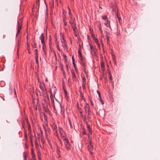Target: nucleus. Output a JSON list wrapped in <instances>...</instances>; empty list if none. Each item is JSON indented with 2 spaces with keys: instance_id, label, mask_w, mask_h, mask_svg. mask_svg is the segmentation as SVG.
<instances>
[{
  "instance_id": "6e6d98bb",
  "label": "nucleus",
  "mask_w": 160,
  "mask_h": 160,
  "mask_svg": "<svg viewBox=\"0 0 160 160\" xmlns=\"http://www.w3.org/2000/svg\"><path fill=\"white\" fill-rule=\"evenodd\" d=\"M100 101H101V102H102V104H104V102H103V100L102 99V98H101V99H100Z\"/></svg>"
},
{
  "instance_id": "052dcab7",
  "label": "nucleus",
  "mask_w": 160,
  "mask_h": 160,
  "mask_svg": "<svg viewBox=\"0 0 160 160\" xmlns=\"http://www.w3.org/2000/svg\"><path fill=\"white\" fill-rule=\"evenodd\" d=\"M97 45L98 46V48H99V49H100V44H99V43H97Z\"/></svg>"
},
{
  "instance_id": "4468645a",
  "label": "nucleus",
  "mask_w": 160,
  "mask_h": 160,
  "mask_svg": "<svg viewBox=\"0 0 160 160\" xmlns=\"http://www.w3.org/2000/svg\"><path fill=\"white\" fill-rule=\"evenodd\" d=\"M52 39L51 38V36H49V47L52 46Z\"/></svg>"
},
{
  "instance_id": "2f4dec72",
  "label": "nucleus",
  "mask_w": 160,
  "mask_h": 160,
  "mask_svg": "<svg viewBox=\"0 0 160 160\" xmlns=\"http://www.w3.org/2000/svg\"><path fill=\"white\" fill-rule=\"evenodd\" d=\"M101 67L102 68H103L104 67V63L103 62H101Z\"/></svg>"
},
{
  "instance_id": "e433bc0d",
  "label": "nucleus",
  "mask_w": 160,
  "mask_h": 160,
  "mask_svg": "<svg viewBox=\"0 0 160 160\" xmlns=\"http://www.w3.org/2000/svg\"><path fill=\"white\" fill-rule=\"evenodd\" d=\"M61 42L62 43H64L66 42V40H62V38H61Z\"/></svg>"
},
{
  "instance_id": "2eb2a0df",
  "label": "nucleus",
  "mask_w": 160,
  "mask_h": 160,
  "mask_svg": "<svg viewBox=\"0 0 160 160\" xmlns=\"http://www.w3.org/2000/svg\"><path fill=\"white\" fill-rule=\"evenodd\" d=\"M32 47L34 48H36L37 47V44L35 42V41H33V42L32 43Z\"/></svg>"
},
{
  "instance_id": "bb28decb",
  "label": "nucleus",
  "mask_w": 160,
  "mask_h": 160,
  "mask_svg": "<svg viewBox=\"0 0 160 160\" xmlns=\"http://www.w3.org/2000/svg\"><path fill=\"white\" fill-rule=\"evenodd\" d=\"M35 58L36 63L38 65V57H35Z\"/></svg>"
},
{
  "instance_id": "423d86ee",
  "label": "nucleus",
  "mask_w": 160,
  "mask_h": 160,
  "mask_svg": "<svg viewBox=\"0 0 160 160\" xmlns=\"http://www.w3.org/2000/svg\"><path fill=\"white\" fill-rule=\"evenodd\" d=\"M102 19L104 20L105 21L107 22L108 23V25L109 27L111 28V26L110 25V21L108 20L107 16L105 15L103 16L102 17Z\"/></svg>"
},
{
  "instance_id": "58836bf2",
  "label": "nucleus",
  "mask_w": 160,
  "mask_h": 160,
  "mask_svg": "<svg viewBox=\"0 0 160 160\" xmlns=\"http://www.w3.org/2000/svg\"><path fill=\"white\" fill-rule=\"evenodd\" d=\"M72 27L73 28L74 27H76V23H73V24H72V25H71Z\"/></svg>"
},
{
  "instance_id": "72a5a7b5",
  "label": "nucleus",
  "mask_w": 160,
  "mask_h": 160,
  "mask_svg": "<svg viewBox=\"0 0 160 160\" xmlns=\"http://www.w3.org/2000/svg\"><path fill=\"white\" fill-rule=\"evenodd\" d=\"M59 128V131H60V133L62 132H64L62 128L60 127Z\"/></svg>"
},
{
  "instance_id": "603ef678",
  "label": "nucleus",
  "mask_w": 160,
  "mask_h": 160,
  "mask_svg": "<svg viewBox=\"0 0 160 160\" xmlns=\"http://www.w3.org/2000/svg\"><path fill=\"white\" fill-rule=\"evenodd\" d=\"M59 141L60 143V144L61 145V146H62V142L61 140H60V139H59Z\"/></svg>"
},
{
  "instance_id": "f704fd0d",
  "label": "nucleus",
  "mask_w": 160,
  "mask_h": 160,
  "mask_svg": "<svg viewBox=\"0 0 160 160\" xmlns=\"http://www.w3.org/2000/svg\"><path fill=\"white\" fill-rule=\"evenodd\" d=\"M60 36H61V37H62V40H65V39L64 38V37L63 34H62V33H60Z\"/></svg>"
},
{
  "instance_id": "0e129e2a",
  "label": "nucleus",
  "mask_w": 160,
  "mask_h": 160,
  "mask_svg": "<svg viewBox=\"0 0 160 160\" xmlns=\"http://www.w3.org/2000/svg\"><path fill=\"white\" fill-rule=\"evenodd\" d=\"M90 102H91V104L92 105V106H93V103L92 102V100H90Z\"/></svg>"
},
{
  "instance_id": "3c124183",
  "label": "nucleus",
  "mask_w": 160,
  "mask_h": 160,
  "mask_svg": "<svg viewBox=\"0 0 160 160\" xmlns=\"http://www.w3.org/2000/svg\"><path fill=\"white\" fill-rule=\"evenodd\" d=\"M53 108H54V110H56V108H55V104H53Z\"/></svg>"
},
{
  "instance_id": "c85d7f7f",
  "label": "nucleus",
  "mask_w": 160,
  "mask_h": 160,
  "mask_svg": "<svg viewBox=\"0 0 160 160\" xmlns=\"http://www.w3.org/2000/svg\"><path fill=\"white\" fill-rule=\"evenodd\" d=\"M97 92L98 95V96H99V98H100V99L101 100V97L100 93L99 92L98 90H97Z\"/></svg>"
},
{
  "instance_id": "864d4df0",
  "label": "nucleus",
  "mask_w": 160,
  "mask_h": 160,
  "mask_svg": "<svg viewBox=\"0 0 160 160\" xmlns=\"http://www.w3.org/2000/svg\"><path fill=\"white\" fill-rule=\"evenodd\" d=\"M63 23H64V26H66L67 24L66 22V21L63 22Z\"/></svg>"
},
{
  "instance_id": "c756f323",
  "label": "nucleus",
  "mask_w": 160,
  "mask_h": 160,
  "mask_svg": "<svg viewBox=\"0 0 160 160\" xmlns=\"http://www.w3.org/2000/svg\"><path fill=\"white\" fill-rule=\"evenodd\" d=\"M94 41L97 44V43H99V41H98V38H95L94 39Z\"/></svg>"
},
{
  "instance_id": "a19ab883",
  "label": "nucleus",
  "mask_w": 160,
  "mask_h": 160,
  "mask_svg": "<svg viewBox=\"0 0 160 160\" xmlns=\"http://www.w3.org/2000/svg\"><path fill=\"white\" fill-rule=\"evenodd\" d=\"M78 52L79 55L80 56H82V53H81V52L80 51V49H78Z\"/></svg>"
},
{
  "instance_id": "13d9d810",
  "label": "nucleus",
  "mask_w": 160,
  "mask_h": 160,
  "mask_svg": "<svg viewBox=\"0 0 160 160\" xmlns=\"http://www.w3.org/2000/svg\"><path fill=\"white\" fill-rule=\"evenodd\" d=\"M78 108L79 111H82L81 108Z\"/></svg>"
},
{
  "instance_id": "6ab92c4d",
  "label": "nucleus",
  "mask_w": 160,
  "mask_h": 160,
  "mask_svg": "<svg viewBox=\"0 0 160 160\" xmlns=\"http://www.w3.org/2000/svg\"><path fill=\"white\" fill-rule=\"evenodd\" d=\"M90 49L92 50L93 52H94V53H95V51H94V47H93V46L91 44H90Z\"/></svg>"
},
{
  "instance_id": "39448f33",
  "label": "nucleus",
  "mask_w": 160,
  "mask_h": 160,
  "mask_svg": "<svg viewBox=\"0 0 160 160\" xmlns=\"http://www.w3.org/2000/svg\"><path fill=\"white\" fill-rule=\"evenodd\" d=\"M40 39L41 40V43L42 45L45 44V43L44 42V37L43 33H42L40 35Z\"/></svg>"
},
{
  "instance_id": "338daca9",
  "label": "nucleus",
  "mask_w": 160,
  "mask_h": 160,
  "mask_svg": "<svg viewBox=\"0 0 160 160\" xmlns=\"http://www.w3.org/2000/svg\"><path fill=\"white\" fill-rule=\"evenodd\" d=\"M77 108H79V104H78V102H77Z\"/></svg>"
},
{
  "instance_id": "20e7f679",
  "label": "nucleus",
  "mask_w": 160,
  "mask_h": 160,
  "mask_svg": "<svg viewBox=\"0 0 160 160\" xmlns=\"http://www.w3.org/2000/svg\"><path fill=\"white\" fill-rule=\"evenodd\" d=\"M88 149L90 153L92 154V151L93 149V147L91 141H90L89 142V144L88 145Z\"/></svg>"
},
{
  "instance_id": "09e8293b",
  "label": "nucleus",
  "mask_w": 160,
  "mask_h": 160,
  "mask_svg": "<svg viewBox=\"0 0 160 160\" xmlns=\"http://www.w3.org/2000/svg\"><path fill=\"white\" fill-rule=\"evenodd\" d=\"M98 28H99V29L100 30V31H101V30H102V27L101 26V25H100V26H99Z\"/></svg>"
},
{
  "instance_id": "ea45409f",
  "label": "nucleus",
  "mask_w": 160,
  "mask_h": 160,
  "mask_svg": "<svg viewBox=\"0 0 160 160\" xmlns=\"http://www.w3.org/2000/svg\"><path fill=\"white\" fill-rule=\"evenodd\" d=\"M42 50H43V49H46V44H44V45H42Z\"/></svg>"
},
{
  "instance_id": "a211bd4d",
  "label": "nucleus",
  "mask_w": 160,
  "mask_h": 160,
  "mask_svg": "<svg viewBox=\"0 0 160 160\" xmlns=\"http://www.w3.org/2000/svg\"><path fill=\"white\" fill-rule=\"evenodd\" d=\"M38 51L37 49H35V57H38Z\"/></svg>"
},
{
  "instance_id": "f8f14e48",
  "label": "nucleus",
  "mask_w": 160,
  "mask_h": 160,
  "mask_svg": "<svg viewBox=\"0 0 160 160\" xmlns=\"http://www.w3.org/2000/svg\"><path fill=\"white\" fill-rule=\"evenodd\" d=\"M81 77L82 78V82L86 83V79L82 73L81 74Z\"/></svg>"
},
{
  "instance_id": "7ed1b4c3",
  "label": "nucleus",
  "mask_w": 160,
  "mask_h": 160,
  "mask_svg": "<svg viewBox=\"0 0 160 160\" xmlns=\"http://www.w3.org/2000/svg\"><path fill=\"white\" fill-rule=\"evenodd\" d=\"M22 18H20L19 22H18V30L16 36L18 35V34L20 32V30L21 29L22 27Z\"/></svg>"
},
{
  "instance_id": "f257e3e1",
  "label": "nucleus",
  "mask_w": 160,
  "mask_h": 160,
  "mask_svg": "<svg viewBox=\"0 0 160 160\" xmlns=\"http://www.w3.org/2000/svg\"><path fill=\"white\" fill-rule=\"evenodd\" d=\"M84 109L85 111V112L86 113H88V115L87 116L88 118V121H89V119L90 118V114L91 112V110L90 109V107L88 104H87L86 106H85Z\"/></svg>"
},
{
  "instance_id": "c03bdc74",
  "label": "nucleus",
  "mask_w": 160,
  "mask_h": 160,
  "mask_svg": "<svg viewBox=\"0 0 160 160\" xmlns=\"http://www.w3.org/2000/svg\"><path fill=\"white\" fill-rule=\"evenodd\" d=\"M72 28L74 31V33H75L76 32V29H77L76 27H74Z\"/></svg>"
},
{
  "instance_id": "6e6552de",
  "label": "nucleus",
  "mask_w": 160,
  "mask_h": 160,
  "mask_svg": "<svg viewBox=\"0 0 160 160\" xmlns=\"http://www.w3.org/2000/svg\"><path fill=\"white\" fill-rule=\"evenodd\" d=\"M72 74V78L74 81L76 80L77 78L73 70L71 71Z\"/></svg>"
},
{
  "instance_id": "8fccbe9b",
  "label": "nucleus",
  "mask_w": 160,
  "mask_h": 160,
  "mask_svg": "<svg viewBox=\"0 0 160 160\" xmlns=\"http://www.w3.org/2000/svg\"><path fill=\"white\" fill-rule=\"evenodd\" d=\"M28 52L29 53H30V48L28 47Z\"/></svg>"
},
{
  "instance_id": "dca6fc26",
  "label": "nucleus",
  "mask_w": 160,
  "mask_h": 160,
  "mask_svg": "<svg viewBox=\"0 0 160 160\" xmlns=\"http://www.w3.org/2000/svg\"><path fill=\"white\" fill-rule=\"evenodd\" d=\"M81 64L83 67L84 70L85 71L86 69V65L85 62H82V63H81Z\"/></svg>"
},
{
  "instance_id": "b1692460",
  "label": "nucleus",
  "mask_w": 160,
  "mask_h": 160,
  "mask_svg": "<svg viewBox=\"0 0 160 160\" xmlns=\"http://www.w3.org/2000/svg\"><path fill=\"white\" fill-rule=\"evenodd\" d=\"M62 46L63 48H67V42L62 44Z\"/></svg>"
},
{
  "instance_id": "79ce46f5",
  "label": "nucleus",
  "mask_w": 160,
  "mask_h": 160,
  "mask_svg": "<svg viewBox=\"0 0 160 160\" xmlns=\"http://www.w3.org/2000/svg\"><path fill=\"white\" fill-rule=\"evenodd\" d=\"M51 101L53 105V104H54V99L53 98H51Z\"/></svg>"
},
{
  "instance_id": "4c0bfd02",
  "label": "nucleus",
  "mask_w": 160,
  "mask_h": 160,
  "mask_svg": "<svg viewBox=\"0 0 160 160\" xmlns=\"http://www.w3.org/2000/svg\"><path fill=\"white\" fill-rule=\"evenodd\" d=\"M53 89H54L53 90V93H54V94L55 95L57 89L55 87H54L53 88Z\"/></svg>"
},
{
  "instance_id": "a18cd8bd",
  "label": "nucleus",
  "mask_w": 160,
  "mask_h": 160,
  "mask_svg": "<svg viewBox=\"0 0 160 160\" xmlns=\"http://www.w3.org/2000/svg\"><path fill=\"white\" fill-rule=\"evenodd\" d=\"M80 59H81V63H82V62H84V61H83V59L82 57V56H80Z\"/></svg>"
},
{
  "instance_id": "5fc2aeb1",
  "label": "nucleus",
  "mask_w": 160,
  "mask_h": 160,
  "mask_svg": "<svg viewBox=\"0 0 160 160\" xmlns=\"http://www.w3.org/2000/svg\"><path fill=\"white\" fill-rule=\"evenodd\" d=\"M69 124L71 128H72V125H71V122L70 120H69Z\"/></svg>"
},
{
  "instance_id": "473e14b6",
  "label": "nucleus",
  "mask_w": 160,
  "mask_h": 160,
  "mask_svg": "<svg viewBox=\"0 0 160 160\" xmlns=\"http://www.w3.org/2000/svg\"><path fill=\"white\" fill-rule=\"evenodd\" d=\"M75 19L74 18L73 19V20L72 21V22L71 21L70 22V23L71 25H72V24H73V23H75Z\"/></svg>"
},
{
  "instance_id": "4be33fe9",
  "label": "nucleus",
  "mask_w": 160,
  "mask_h": 160,
  "mask_svg": "<svg viewBox=\"0 0 160 160\" xmlns=\"http://www.w3.org/2000/svg\"><path fill=\"white\" fill-rule=\"evenodd\" d=\"M105 32L106 34V36L110 34V33L108 31V29H106L105 30Z\"/></svg>"
},
{
  "instance_id": "5701e85b",
  "label": "nucleus",
  "mask_w": 160,
  "mask_h": 160,
  "mask_svg": "<svg viewBox=\"0 0 160 160\" xmlns=\"http://www.w3.org/2000/svg\"><path fill=\"white\" fill-rule=\"evenodd\" d=\"M57 108H62L61 106V103L59 102H58L57 104Z\"/></svg>"
},
{
  "instance_id": "bf43d9fd",
  "label": "nucleus",
  "mask_w": 160,
  "mask_h": 160,
  "mask_svg": "<svg viewBox=\"0 0 160 160\" xmlns=\"http://www.w3.org/2000/svg\"><path fill=\"white\" fill-rule=\"evenodd\" d=\"M108 23L107 22V23H104V25L105 26H106L107 27H108Z\"/></svg>"
},
{
  "instance_id": "c9c22d12",
  "label": "nucleus",
  "mask_w": 160,
  "mask_h": 160,
  "mask_svg": "<svg viewBox=\"0 0 160 160\" xmlns=\"http://www.w3.org/2000/svg\"><path fill=\"white\" fill-rule=\"evenodd\" d=\"M85 83H83V82H82V87L83 88V89H85Z\"/></svg>"
},
{
  "instance_id": "aec40b11",
  "label": "nucleus",
  "mask_w": 160,
  "mask_h": 160,
  "mask_svg": "<svg viewBox=\"0 0 160 160\" xmlns=\"http://www.w3.org/2000/svg\"><path fill=\"white\" fill-rule=\"evenodd\" d=\"M32 155V158H34L35 157V154L34 153V151L33 149L31 150Z\"/></svg>"
},
{
  "instance_id": "a878e982",
  "label": "nucleus",
  "mask_w": 160,
  "mask_h": 160,
  "mask_svg": "<svg viewBox=\"0 0 160 160\" xmlns=\"http://www.w3.org/2000/svg\"><path fill=\"white\" fill-rule=\"evenodd\" d=\"M52 129L55 131H57V128L56 125H55L53 126V127H52Z\"/></svg>"
},
{
  "instance_id": "774afa93",
  "label": "nucleus",
  "mask_w": 160,
  "mask_h": 160,
  "mask_svg": "<svg viewBox=\"0 0 160 160\" xmlns=\"http://www.w3.org/2000/svg\"><path fill=\"white\" fill-rule=\"evenodd\" d=\"M76 72H78V69L76 68H74Z\"/></svg>"
},
{
  "instance_id": "cd10ccee",
  "label": "nucleus",
  "mask_w": 160,
  "mask_h": 160,
  "mask_svg": "<svg viewBox=\"0 0 160 160\" xmlns=\"http://www.w3.org/2000/svg\"><path fill=\"white\" fill-rule=\"evenodd\" d=\"M83 119L84 122H85L86 124L88 123V120L87 119L86 117H84V118H83Z\"/></svg>"
},
{
  "instance_id": "1a4fd4ad",
  "label": "nucleus",
  "mask_w": 160,
  "mask_h": 160,
  "mask_svg": "<svg viewBox=\"0 0 160 160\" xmlns=\"http://www.w3.org/2000/svg\"><path fill=\"white\" fill-rule=\"evenodd\" d=\"M117 17L118 19L119 22V23H121V17L120 16V14L119 12L117 13Z\"/></svg>"
},
{
  "instance_id": "49530a36",
  "label": "nucleus",
  "mask_w": 160,
  "mask_h": 160,
  "mask_svg": "<svg viewBox=\"0 0 160 160\" xmlns=\"http://www.w3.org/2000/svg\"><path fill=\"white\" fill-rule=\"evenodd\" d=\"M56 45H57V49H58L59 51H60V48H59V45H58V44H56Z\"/></svg>"
},
{
  "instance_id": "de8ad7c7",
  "label": "nucleus",
  "mask_w": 160,
  "mask_h": 160,
  "mask_svg": "<svg viewBox=\"0 0 160 160\" xmlns=\"http://www.w3.org/2000/svg\"><path fill=\"white\" fill-rule=\"evenodd\" d=\"M47 141H48V143L50 145H51V144L50 140H49V139H48V140Z\"/></svg>"
},
{
  "instance_id": "393cba45",
  "label": "nucleus",
  "mask_w": 160,
  "mask_h": 160,
  "mask_svg": "<svg viewBox=\"0 0 160 160\" xmlns=\"http://www.w3.org/2000/svg\"><path fill=\"white\" fill-rule=\"evenodd\" d=\"M63 58H64V60L65 61V62H67V56L65 54H64L63 55Z\"/></svg>"
},
{
  "instance_id": "0eeeda50",
  "label": "nucleus",
  "mask_w": 160,
  "mask_h": 160,
  "mask_svg": "<svg viewBox=\"0 0 160 160\" xmlns=\"http://www.w3.org/2000/svg\"><path fill=\"white\" fill-rule=\"evenodd\" d=\"M39 87L42 90V95H44V88H45L44 86H43L41 83H40L39 84Z\"/></svg>"
},
{
  "instance_id": "f3484780",
  "label": "nucleus",
  "mask_w": 160,
  "mask_h": 160,
  "mask_svg": "<svg viewBox=\"0 0 160 160\" xmlns=\"http://www.w3.org/2000/svg\"><path fill=\"white\" fill-rule=\"evenodd\" d=\"M60 133L61 134V136L62 137H63V138H67L66 137V135H65V134L64 133V132H62Z\"/></svg>"
},
{
  "instance_id": "9d476101",
  "label": "nucleus",
  "mask_w": 160,
  "mask_h": 160,
  "mask_svg": "<svg viewBox=\"0 0 160 160\" xmlns=\"http://www.w3.org/2000/svg\"><path fill=\"white\" fill-rule=\"evenodd\" d=\"M87 127L88 128V131L89 132L90 134H91V130L90 127V125L88 123H86Z\"/></svg>"
},
{
  "instance_id": "e2e57ef3",
  "label": "nucleus",
  "mask_w": 160,
  "mask_h": 160,
  "mask_svg": "<svg viewBox=\"0 0 160 160\" xmlns=\"http://www.w3.org/2000/svg\"><path fill=\"white\" fill-rule=\"evenodd\" d=\"M42 51L44 52V54H45V55H46V49H43V50H42Z\"/></svg>"
},
{
  "instance_id": "4d7b16f0",
  "label": "nucleus",
  "mask_w": 160,
  "mask_h": 160,
  "mask_svg": "<svg viewBox=\"0 0 160 160\" xmlns=\"http://www.w3.org/2000/svg\"><path fill=\"white\" fill-rule=\"evenodd\" d=\"M26 155L25 154V153H24L23 157H24V159L26 160Z\"/></svg>"
},
{
  "instance_id": "69168bd1",
  "label": "nucleus",
  "mask_w": 160,
  "mask_h": 160,
  "mask_svg": "<svg viewBox=\"0 0 160 160\" xmlns=\"http://www.w3.org/2000/svg\"><path fill=\"white\" fill-rule=\"evenodd\" d=\"M69 16H71L72 15V13H71V12H69Z\"/></svg>"
},
{
  "instance_id": "680f3d73",
  "label": "nucleus",
  "mask_w": 160,
  "mask_h": 160,
  "mask_svg": "<svg viewBox=\"0 0 160 160\" xmlns=\"http://www.w3.org/2000/svg\"><path fill=\"white\" fill-rule=\"evenodd\" d=\"M109 79L110 80H112V77L111 75V74H110V76H109Z\"/></svg>"
},
{
  "instance_id": "7c9ffc66",
  "label": "nucleus",
  "mask_w": 160,
  "mask_h": 160,
  "mask_svg": "<svg viewBox=\"0 0 160 160\" xmlns=\"http://www.w3.org/2000/svg\"><path fill=\"white\" fill-rule=\"evenodd\" d=\"M66 16L64 15L63 16V22L66 21Z\"/></svg>"
},
{
  "instance_id": "9b49d317",
  "label": "nucleus",
  "mask_w": 160,
  "mask_h": 160,
  "mask_svg": "<svg viewBox=\"0 0 160 160\" xmlns=\"http://www.w3.org/2000/svg\"><path fill=\"white\" fill-rule=\"evenodd\" d=\"M57 153L58 155H60L61 154L60 150L58 146L57 147L56 149Z\"/></svg>"
},
{
  "instance_id": "ddd939ff",
  "label": "nucleus",
  "mask_w": 160,
  "mask_h": 160,
  "mask_svg": "<svg viewBox=\"0 0 160 160\" xmlns=\"http://www.w3.org/2000/svg\"><path fill=\"white\" fill-rule=\"evenodd\" d=\"M37 155L39 160H41V154L40 151L38 150L37 152Z\"/></svg>"
},
{
  "instance_id": "f03ea898",
  "label": "nucleus",
  "mask_w": 160,
  "mask_h": 160,
  "mask_svg": "<svg viewBox=\"0 0 160 160\" xmlns=\"http://www.w3.org/2000/svg\"><path fill=\"white\" fill-rule=\"evenodd\" d=\"M63 141H64V144L65 147L68 151L70 149V143H69L68 140L67 138H63Z\"/></svg>"
},
{
  "instance_id": "37998d69",
  "label": "nucleus",
  "mask_w": 160,
  "mask_h": 160,
  "mask_svg": "<svg viewBox=\"0 0 160 160\" xmlns=\"http://www.w3.org/2000/svg\"><path fill=\"white\" fill-rule=\"evenodd\" d=\"M106 38L107 39V42L108 43V42L109 41V39L110 37L109 36L107 35V36H106Z\"/></svg>"
},
{
  "instance_id": "412c9836",
  "label": "nucleus",
  "mask_w": 160,
  "mask_h": 160,
  "mask_svg": "<svg viewBox=\"0 0 160 160\" xmlns=\"http://www.w3.org/2000/svg\"><path fill=\"white\" fill-rule=\"evenodd\" d=\"M43 117H44V120L46 121H47V117L46 115V114L44 113H43Z\"/></svg>"
}]
</instances>
